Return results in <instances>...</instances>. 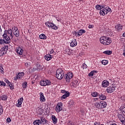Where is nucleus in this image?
<instances>
[{"label": "nucleus", "mask_w": 125, "mask_h": 125, "mask_svg": "<svg viewBox=\"0 0 125 125\" xmlns=\"http://www.w3.org/2000/svg\"><path fill=\"white\" fill-rule=\"evenodd\" d=\"M51 82L49 80H42L40 82V85L42 86H46V85H50Z\"/></svg>", "instance_id": "9"}, {"label": "nucleus", "mask_w": 125, "mask_h": 125, "mask_svg": "<svg viewBox=\"0 0 125 125\" xmlns=\"http://www.w3.org/2000/svg\"><path fill=\"white\" fill-rule=\"evenodd\" d=\"M2 32V30L1 29V28H0V33H1Z\"/></svg>", "instance_id": "54"}, {"label": "nucleus", "mask_w": 125, "mask_h": 125, "mask_svg": "<svg viewBox=\"0 0 125 125\" xmlns=\"http://www.w3.org/2000/svg\"><path fill=\"white\" fill-rule=\"evenodd\" d=\"M106 106L107 103L104 101L95 103V106L98 108V109H103V108H106Z\"/></svg>", "instance_id": "3"}, {"label": "nucleus", "mask_w": 125, "mask_h": 125, "mask_svg": "<svg viewBox=\"0 0 125 125\" xmlns=\"http://www.w3.org/2000/svg\"><path fill=\"white\" fill-rule=\"evenodd\" d=\"M92 96H93V97H97V95H98V93H96V92H93L91 94Z\"/></svg>", "instance_id": "40"}, {"label": "nucleus", "mask_w": 125, "mask_h": 125, "mask_svg": "<svg viewBox=\"0 0 125 125\" xmlns=\"http://www.w3.org/2000/svg\"><path fill=\"white\" fill-rule=\"evenodd\" d=\"M40 101L42 103L45 102V97H44V96L43 95V93H42V92L40 93Z\"/></svg>", "instance_id": "16"}, {"label": "nucleus", "mask_w": 125, "mask_h": 125, "mask_svg": "<svg viewBox=\"0 0 125 125\" xmlns=\"http://www.w3.org/2000/svg\"><path fill=\"white\" fill-rule=\"evenodd\" d=\"M112 53V51H105L103 52L104 54H106V55H111V54Z\"/></svg>", "instance_id": "31"}, {"label": "nucleus", "mask_w": 125, "mask_h": 125, "mask_svg": "<svg viewBox=\"0 0 125 125\" xmlns=\"http://www.w3.org/2000/svg\"><path fill=\"white\" fill-rule=\"evenodd\" d=\"M51 120H52L53 123L54 125H56V124H57L58 119H57V117H56V116H55V115H52Z\"/></svg>", "instance_id": "17"}, {"label": "nucleus", "mask_w": 125, "mask_h": 125, "mask_svg": "<svg viewBox=\"0 0 125 125\" xmlns=\"http://www.w3.org/2000/svg\"><path fill=\"white\" fill-rule=\"evenodd\" d=\"M115 90H116V88H115L114 86H109L106 88L107 93H112V92H114Z\"/></svg>", "instance_id": "12"}, {"label": "nucleus", "mask_w": 125, "mask_h": 125, "mask_svg": "<svg viewBox=\"0 0 125 125\" xmlns=\"http://www.w3.org/2000/svg\"><path fill=\"white\" fill-rule=\"evenodd\" d=\"M33 124L34 125H40L42 124V121L41 120H36L33 122Z\"/></svg>", "instance_id": "26"}, {"label": "nucleus", "mask_w": 125, "mask_h": 125, "mask_svg": "<svg viewBox=\"0 0 125 125\" xmlns=\"http://www.w3.org/2000/svg\"><path fill=\"white\" fill-rule=\"evenodd\" d=\"M64 76V70L61 68L57 70L56 77L58 80H62Z\"/></svg>", "instance_id": "2"}, {"label": "nucleus", "mask_w": 125, "mask_h": 125, "mask_svg": "<svg viewBox=\"0 0 125 125\" xmlns=\"http://www.w3.org/2000/svg\"><path fill=\"white\" fill-rule=\"evenodd\" d=\"M84 33H85V30L83 29H81L80 30H79V32H78L77 37H80L82 36L83 34H84Z\"/></svg>", "instance_id": "22"}, {"label": "nucleus", "mask_w": 125, "mask_h": 125, "mask_svg": "<svg viewBox=\"0 0 125 125\" xmlns=\"http://www.w3.org/2000/svg\"><path fill=\"white\" fill-rule=\"evenodd\" d=\"M9 85L10 86V89H13V84L12 83H9Z\"/></svg>", "instance_id": "45"}, {"label": "nucleus", "mask_w": 125, "mask_h": 125, "mask_svg": "<svg viewBox=\"0 0 125 125\" xmlns=\"http://www.w3.org/2000/svg\"><path fill=\"white\" fill-rule=\"evenodd\" d=\"M40 120L41 121L42 124L44 125H48V121L46 120V119L44 118L43 117H42L40 118Z\"/></svg>", "instance_id": "14"}, {"label": "nucleus", "mask_w": 125, "mask_h": 125, "mask_svg": "<svg viewBox=\"0 0 125 125\" xmlns=\"http://www.w3.org/2000/svg\"><path fill=\"white\" fill-rule=\"evenodd\" d=\"M1 100V96H0V101Z\"/></svg>", "instance_id": "58"}, {"label": "nucleus", "mask_w": 125, "mask_h": 125, "mask_svg": "<svg viewBox=\"0 0 125 125\" xmlns=\"http://www.w3.org/2000/svg\"><path fill=\"white\" fill-rule=\"evenodd\" d=\"M3 68L0 66V72L1 74H4V71H3Z\"/></svg>", "instance_id": "41"}, {"label": "nucleus", "mask_w": 125, "mask_h": 125, "mask_svg": "<svg viewBox=\"0 0 125 125\" xmlns=\"http://www.w3.org/2000/svg\"><path fill=\"white\" fill-rule=\"evenodd\" d=\"M110 11H111V8L109 7H105L104 9L101 10L100 11V15H102V16H105V15L107 13H109Z\"/></svg>", "instance_id": "6"}, {"label": "nucleus", "mask_w": 125, "mask_h": 125, "mask_svg": "<svg viewBox=\"0 0 125 125\" xmlns=\"http://www.w3.org/2000/svg\"><path fill=\"white\" fill-rule=\"evenodd\" d=\"M98 71H97L96 70L92 71L91 72V73L88 74V76L89 77H92L93 76V74H94V73H98Z\"/></svg>", "instance_id": "32"}, {"label": "nucleus", "mask_w": 125, "mask_h": 125, "mask_svg": "<svg viewBox=\"0 0 125 125\" xmlns=\"http://www.w3.org/2000/svg\"><path fill=\"white\" fill-rule=\"evenodd\" d=\"M94 125H100V122H95Z\"/></svg>", "instance_id": "50"}, {"label": "nucleus", "mask_w": 125, "mask_h": 125, "mask_svg": "<svg viewBox=\"0 0 125 125\" xmlns=\"http://www.w3.org/2000/svg\"><path fill=\"white\" fill-rule=\"evenodd\" d=\"M45 25L48 27V28H51V29H53V30H57L58 29V27H57L56 25L48 21L45 23Z\"/></svg>", "instance_id": "8"}, {"label": "nucleus", "mask_w": 125, "mask_h": 125, "mask_svg": "<svg viewBox=\"0 0 125 125\" xmlns=\"http://www.w3.org/2000/svg\"><path fill=\"white\" fill-rule=\"evenodd\" d=\"M18 30V28H17V27L14 26L12 28V31L13 33V32H16Z\"/></svg>", "instance_id": "34"}, {"label": "nucleus", "mask_w": 125, "mask_h": 125, "mask_svg": "<svg viewBox=\"0 0 125 125\" xmlns=\"http://www.w3.org/2000/svg\"><path fill=\"white\" fill-rule=\"evenodd\" d=\"M123 55H124V56H125V49H124V53H123Z\"/></svg>", "instance_id": "53"}, {"label": "nucleus", "mask_w": 125, "mask_h": 125, "mask_svg": "<svg viewBox=\"0 0 125 125\" xmlns=\"http://www.w3.org/2000/svg\"><path fill=\"white\" fill-rule=\"evenodd\" d=\"M27 85V82H23V83H22V85L23 88H26Z\"/></svg>", "instance_id": "39"}, {"label": "nucleus", "mask_w": 125, "mask_h": 125, "mask_svg": "<svg viewBox=\"0 0 125 125\" xmlns=\"http://www.w3.org/2000/svg\"><path fill=\"white\" fill-rule=\"evenodd\" d=\"M3 113V108H2V106L0 104V116Z\"/></svg>", "instance_id": "35"}, {"label": "nucleus", "mask_w": 125, "mask_h": 125, "mask_svg": "<svg viewBox=\"0 0 125 125\" xmlns=\"http://www.w3.org/2000/svg\"><path fill=\"white\" fill-rule=\"evenodd\" d=\"M109 84H110L109 81L104 80L102 82V86H103V87H107V86H108Z\"/></svg>", "instance_id": "15"}, {"label": "nucleus", "mask_w": 125, "mask_h": 125, "mask_svg": "<svg viewBox=\"0 0 125 125\" xmlns=\"http://www.w3.org/2000/svg\"><path fill=\"white\" fill-rule=\"evenodd\" d=\"M5 83H7V84H9V83H10L9 82V81H8V80L5 79L4 80Z\"/></svg>", "instance_id": "48"}, {"label": "nucleus", "mask_w": 125, "mask_h": 125, "mask_svg": "<svg viewBox=\"0 0 125 125\" xmlns=\"http://www.w3.org/2000/svg\"><path fill=\"white\" fill-rule=\"evenodd\" d=\"M110 125H117L116 123L111 124Z\"/></svg>", "instance_id": "55"}, {"label": "nucleus", "mask_w": 125, "mask_h": 125, "mask_svg": "<svg viewBox=\"0 0 125 125\" xmlns=\"http://www.w3.org/2000/svg\"><path fill=\"white\" fill-rule=\"evenodd\" d=\"M6 41L4 40V39H0V44H4V43L8 44V43H6Z\"/></svg>", "instance_id": "33"}, {"label": "nucleus", "mask_w": 125, "mask_h": 125, "mask_svg": "<svg viewBox=\"0 0 125 125\" xmlns=\"http://www.w3.org/2000/svg\"><path fill=\"white\" fill-rule=\"evenodd\" d=\"M1 100H3V101H5V100H7V96L5 95H3L1 96Z\"/></svg>", "instance_id": "30"}, {"label": "nucleus", "mask_w": 125, "mask_h": 125, "mask_svg": "<svg viewBox=\"0 0 125 125\" xmlns=\"http://www.w3.org/2000/svg\"><path fill=\"white\" fill-rule=\"evenodd\" d=\"M82 68L83 69H86V68H87V65H86L85 63H83L82 65Z\"/></svg>", "instance_id": "43"}, {"label": "nucleus", "mask_w": 125, "mask_h": 125, "mask_svg": "<svg viewBox=\"0 0 125 125\" xmlns=\"http://www.w3.org/2000/svg\"><path fill=\"white\" fill-rule=\"evenodd\" d=\"M123 37H125V33H124L123 34Z\"/></svg>", "instance_id": "56"}, {"label": "nucleus", "mask_w": 125, "mask_h": 125, "mask_svg": "<svg viewBox=\"0 0 125 125\" xmlns=\"http://www.w3.org/2000/svg\"><path fill=\"white\" fill-rule=\"evenodd\" d=\"M119 119L120 121H121V123H122V124H125V117L124 116H123V115H119Z\"/></svg>", "instance_id": "23"}, {"label": "nucleus", "mask_w": 125, "mask_h": 125, "mask_svg": "<svg viewBox=\"0 0 125 125\" xmlns=\"http://www.w3.org/2000/svg\"><path fill=\"white\" fill-rule=\"evenodd\" d=\"M74 34L76 36V37H78V32L75 31L74 32Z\"/></svg>", "instance_id": "51"}, {"label": "nucleus", "mask_w": 125, "mask_h": 125, "mask_svg": "<svg viewBox=\"0 0 125 125\" xmlns=\"http://www.w3.org/2000/svg\"><path fill=\"white\" fill-rule=\"evenodd\" d=\"M25 76L24 72H20L18 75L14 78V81H17V80H21L22 78Z\"/></svg>", "instance_id": "11"}, {"label": "nucleus", "mask_w": 125, "mask_h": 125, "mask_svg": "<svg viewBox=\"0 0 125 125\" xmlns=\"http://www.w3.org/2000/svg\"><path fill=\"white\" fill-rule=\"evenodd\" d=\"M3 39L6 41V43H10L11 42V39L13 37H10V35H8L7 33H6V31L4 32V34L2 35Z\"/></svg>", "instance_id": "4"}, {"label": "nucleus", "mask_w": 125, "mask_h": 125, "mask_svg": "<svg viewBox=\"0 0 125 125\" xmlns=\"http://www.w3.org/2000/svg\"><path fill=\"white\" fill-rule=\"evenodd\" d=\"M7 50H8V46H4V47H2L1 49L0 50V57L1 56H3V55H4L5 54H6Z\"/></svg>", "instance_id": "7"}, {"label": "nucleus", "mask_w": 125, "mask_h": 125, "mask_svg": "<svg viewBox=\"0 0 125 125\" xmlns=\"http://www.w3.org/2000/svg\"><path fill=\"white\" fill-rule=\"evenodd\" d=\"M104 12H105V10H104Z\"/></svg>", "instance_id": "59"}, {"label": "nucleus", "mask_w": 125, "mask_h": 125, "mask_svg": "<svg viewBox=\"0 0 125 125\" xmlns=\"http://www.w3.org/2000/svg\"><path fill=\"white\" fill-rule=\"evenodd\" d=\"M16 52L19 55H22L23 53H24V50H23L21 47H18L16 48Z\"/></svg>", "instance_id": "13"}, {"label": "nucleus", "mask_w": 125, "mask_h": 125, "mask_svg": "<svg viewBox=\"0 0 125 125\" xmlns=\"http://www.w3.org/2000/svg\"><path fill=\"white\" fill-rule=\"evenodd\" d=\"M73 77H74V74H73V72H68L66 74L64 75V79L66 82V83H70L71 82V80L73 79Z\"/></svg>", "instance_id": "5"}, {"label": "nucleus", "mask_w": 125, "mask_h": 125, "mask_svg": "<svg viewBox=\"0 0 125 125\" xmlns=\"http://www.w3.org/2000/svg\"><path fill=\"white\" fill-rule=\"evenodd\" d=\"M25 67H26V68L29 67V66H30V62H26L25 63Z\"/></svg>", "instance_id": "47"}, {"label": "nucleus", "mask_w": 125, "mask_h": 125, "mask_svg": "<svg viewBox=\"0 0 125 125\" xmlns=\"http://www.w3.org/2000/svg\"><path fill=\"white\" fill-rule=\"evenodd\" d=\"M123 111H125V107H124V108H123Z\"/></svg>", "instance_id": "57"}, {"label": "nucleus", "mask_w": 125, "mask_h": 125, "mask_svg": "<svg viewBox=\"0 0 125 125\" xmlns=\"http://www.w3.org/2000/svg\"><path fill=\"white\" fill-rule=\"evenodd\" d=\"M23 98H21L20 99L18 100V104H16L17 107H20L21 105H22V103H23Z\"/></svg>", "instance_id": "19"}, {"label": "nucleus", "mask_w": 125, "mask_h": 125, "mask_svg": "<svg viewBox=\"0 0 125 125\" xmlns=\"http://www.w3.org/2000/svg\"><path fill=\"white\" fill-rule=\"evenodd\" d=\"M96 8L97 9V10H100V5H96Z\"/></svg>", "instance_id": "46"}, {"label": "nucleus", "mask_w": 125, "mask_h": 125, "mask_svg": "<svg viewBox=\"0 0 125 125\" xmlns=\"http://www.w3.org/2000/svg\"><path fill=\"white\" fill-rule=\"evenodd\" d=\"M39 38L41 40H46L47 37L44 35V34H42L39 36Z\"/></svg>", "instance_id": "25"}, {"label": "nucleus", "mask_w": 125, "mask_h": 125, "mask_svg": "<svg viewBox=\"0 0 125 125\" xmlns=\"http://www.w3.org/2000/svg\"><path fill=\"white\" fill-rule=\"evenodd\" d=\"M50 54H54V55H55V54H56V53L55 52H54V50H53V49H52L50 51Z\"/></svg>", "instance_id": "44"}, {"label": "nucleus", "mask_w": 125, "mask_h": 125, "mask_svg": "<svg viewBox=\"0 0 125 125\" xmlns=\"http://www.w3.org/2000/svg\"><path fill=\"white\" fill-rule=\"evenodd\" d=\"M44 59L45 60H47V61H49V60H51L52 59V56L50 54H47L46 56H44Z\"/></svg>", "instance_id": "21"}, {"label": "nucleus", "mask_w": 125, "mask_h": 125, "mask_svg": "<svg viewBox=\"0 0 125 125\" xmlns=\"http://www.w3.org/2000/svg\"><path fill=\"white\" fill-rule=\"evenodd\" d=\"M6 121L8 122V123H10L11 122V119H10V118H8L6 120Z\"/></svg>", "instance_id": "49"}, {"label": "nucleus", "mask_w": 125, "mask_h": 125, "mask_svg": "<svg viewBox=\"0 0 125 125\" xmlns=\"http://www.w3.org/2000/svg\"><path fill=\"white\" fill-rule=\"evenodd\" d=\"M115 28L116 29H117L118 32H121V30L123 29V26L120 24H118L115 26Z\"/></svg>", "instance_id": "24"}, {"label": "nucleus", "mask_w": 125, "mask_h": 125, "mask_svg": "<svg viewBox=\"0 0 125 125\" xmlns=\"http://www.w3.org/2000/svg\"><path fill=\"white\" fill-rule=\"evenodd\" d=\"M67 97H69V94H67V95H63L61 97L62 99H66Z\"/></svg>", "instance_id": "38"}, {"label": "nucleus", "mask_w": 125, "mask_h": 125, "mask_svg": "<svg viewBox=\"0 0 125 125\" xmlns=\"http://www.w3.org/2000/svg\"><path fill=\"white\" fill-rule=\"evenodd\" d=\"M14 35L17 38H18L19 37L20 34L19 33V30H17L16 31L13 32V33Z\"/></svg>", "instance_id": "28"}, {"label": "nucleus", "mask_w": 125, "mask_h": 125, "mask_svg": "<svg viewBox=\"0 0 125 125\" xmlns=\"http://www.w3.org/2000/svg\"><path fill=\"white\" fill-rule=\"evenodd\" d=\"M92 25H89V26H88V28H89V29H91V28H92Z\"/></svg>", "instance_id": "52"}, {"label": "nucleus", "mask_w": 125, "mask_h": 125, "mask_svg": "<svg viewBox=\"0 0 125 125\" xmlns=\"http://www.w3.org/2000/svg\"><path fill=\"white\" fill-rule=\"evenodd\" d=\"M105 5H100V11H101L102 9H104V8H105Z\"/></svg>", "instance_id": "42"}, {"label": "nucleus", "mask_w": 125, "mask_h": 125, "mask_svg": "<svg viewBox=\"0 0 125 125\" xmlns=\"http://www.w3.org/2000/svg\"><path fill=\"white\" fill-rule=\"evenodd\" d=\"M100 42L104 45H109L112 42V40L107 36H102L100 38Z\"/></svg>", "instance_id": "1"}, {"label": "nucleus", "mask_w": 125, "mask_h": 125, "mask_svg": "<svg viewBox=\"0 0 125 125\" xmlns=\"http://www.w3.org/2000/svg\"><path fill=\"white\" fill-rule=\"evenodd\" d=\"M6 84L5 83H4L3 81H0V86H5Z\"/></svg>", "instance_id": "37"}, {"label": "nucleus", "mask_w": 125, "mask_h": 125, "mask_svg": "<svg viewBox=\"0 0 125 125\" xmlns=\"http://www.w3.org/2000/svg\"><path fill=\"white\" fill-rule=\"evenodd\" d=\"M62 93H63V95H67L68 94V97L70 96V92L68 91H66L65 90H61Z\"/></svg>", "instance_id": "27"}, {"label": "nucleus", "mask_w": 125, "mask_h": 125, "mask_svg": "<svg viewBox=\"0 0 125 125\" xmlns=\"http://www.w3.org/2000/svg\"><path fill=\"white\" fill-rule=\"evenodd\" d=\"M77 44H78V43L77 42V40L76 39H74L70 43V46L71 47H74L75 46H77Z\"/></svg>", "instance_id": "18"}, {"label": "nucleus", "mask_w": 125, "mask_h": 125, "mask_svg": "<svg viewBox=\"0 0 125 125\" xmlns=\"http://www.w3.org/2000/svg\"><path fill=\"white\" fill-rule=\"evenodd\" d=\"M124 125H125V124H124Z\"/></svg>", "instance_id": "60"}, {"label": "nucleus", "mask_w": 125, "mask_h": 125, "mask_svg": "<svg viewBox=\"0 0 125 125\" xmlns=\"http://www.w3.org/2000/svg\"><path fill=\"white\" fill-rule=\"evenodd\" d=\"M6 32L7 35H9L10 36V38H13V36L12 35V29H9L7 31H5Z\"/></svg>", "instance_id": "20"}, {"label": "nucleus", "mask_w": 125, "mask_h": 125, "mask_svg": "<svg viewBox=\"0 0 125 125\" xmlns=\"http://www.w3.org/2000/svg\"><path fill=\"white\" fill-rule=\"evenodd\" d=\"M102 63L103 65H107L108 64V61H107V60H103L102 61Z\"/></svg>", "instance_id": "36"}, {"label": "nucleus", "mask_w": 125, "mask_h": 125, "mask_svg": "<svg viewBox=\"0 0 125 125\" xmlns=\"http://www.w3.org/2000/svg\"><path fill=\"white\" fill-rule=\"evenodd\" d=\"M63 109V104L62 103H58L56 107V111L57 113H59L61 111H62Z\"/></svg>", "instance_id": "10"}, {"label": "nucleus", "mask_w": 125, "mask_h": 125, "mask_svg": "<svg viewBox=\"0 0 125 125\" xmlns=\"http://www.w3.org/2000/svg\"><path fill=\"white\" fill-rule=\"evenodd\" d=\"M99 98L101 99V100H105V99H106V97L104 95V94H101L100 95Z\"/></svg>", "instance_id": "29"}]
</instances>
